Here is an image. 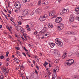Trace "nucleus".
<instances>
[{
	"label": "nucleus",
	"mask_w": 79,
	"mask_h": 79,
	"mask_svg": "<svg viewBox=\"0 0 79 79\" xmlns=\"http://www.w3.org/2000/svg\"><path fill=\"white\" fill-rule=\"evenodd\" d=\"M8 36H9V37L10 38V39H12H12H13V38H12V37L10 35H8Z\"/></svg>",
	"instance_id": "nucleus-31"
},
{
	"label": "nucleus",
	"mask_w": 79,
	"mask_h": 79,
	"mask_svg": "<svg viewBox=\"0 0 79 79\" xmlns=\"http://www.w3.org/2000/svg\"><path fill=\"white\" fill-rule=\"evenodd\" d=\"M55 63H58V60H56L55 61Z\"/></svg>",
	"instance_id": "nucleus-45"
},
{
	"label": "nucleus",
	"mask_w": 79,
	"mask_h": 79,
	"mask_svg": "<svg viewBox=\"0 0 79 79\" xmlns=\"http://www.w3.org/2000/svg\"><path fill=\"white\" fill-rule=\"evenodd\" d=\"M62 20V18L60 17H57L55 19V21L56 23H59L60 22H61Z\"/></svg>",
	"instance_id": "nucleus-3"
},
{
	"label": "nucleus",
	"mask_w": 79,
	"mask_h": 79,
	"mask_svg": "<svg viewBox=\"0 0 79 79\" xmlns=\"http://www.w3.org/2000/svg\"><path fill=\"white\" fill-rule=\"evenodd\" d=\"M36 13H38V14H39L40 13V10L39 9H36Z\"/></svg>",
	"instance_id": "nucleus-21"
},
{
	"label": "nucleus",
	"mask_w": 79,
	"mask_h": 79,
	"mask_svg": "<svg viewBox=\"0 0 79 79\" xmlns=\"http://www.w3.org/2000/svg\"><path fill=\"white\" fill-rule=\"evenodd\" d=\"M15 5L16 6H19V7H16V10L18 9H19V8H21V3H20V2H18V3H17V4H16V3L15 2Z\"/></svg>",
	"instance_id": "nucleus-6"
},
{
	"label": "nucleus",
	"mask_w": 79,
	"mask_h": 79,
	"mask_svg": "<svg viewBox=\"0 0 79 79\" xmlns=\"http://www.w3.org/2000/svg\"><path fill=\"white\" fill-rule=\"evenodd\" d=\"M23 36L25 38H26V37H28V36H26V35L25 33H23Z\"/></svg>",
	"instance_id": "nucleus-33"
},
{
	"label": "nucleus",
	"mask_w": 79,
	"mask_h": 79,
	"mask_svg": "<svg viewBox=\"0 0 79 79\" xmlns=\"http://www.w3.org/2000/svg\"><path fill=\"white\" fill-rule=\"evenodd\" d=\"M26 27H27V28L28 27V28L29 27V25H26Z\"/></svg>",
	"instance_id": "nucleus-57"
},
{
	"label": "nucleus",
	"mask_w": 79,
	"mask_h": 79,
	"mask_svg": "<svg viewBox=\"0 0 79 79\" xmlns=\"http://www.w3.org/2000/svg\"><path fill=\"white\" fill-rule=\"evenodd\" d=\"M27 30L28 31H31V28H29V27L27 28Z\"/></svg>",
	"instance_id": "nucleus-38"
},
{
	"label": "nucleus",
	"mask_w": 79,
	"mask_h": 79,
	"mask_svg": "<svg viewBox=\"0 0 79 79\" xmlns=\"http://www.w3.org/2000/svg\"><path fill=\"white\" fill-rule=\"evenodd\" d=\"M22 13L23 16H26V15H27L29 14V12L28 11H27L26 10H25L23 11Z\"/></svg>",
	"instance_id": "nucleus-7"
},
{
	"label": "nucleus",
	"mask_w": 79,
	"mask_h": 79,
	"mask_svg": "<svg viewBox=\"0 0 79 79\" xmlns=\"http://www.w3.org/2000/svg\"><path fill=\"white\" fill-rule=\"evenodd\" d=\"M38 5H41V0H40L38 2Z\"/></svg>",
	"instance_id": "nucleus-25"
},
{
	"label": "nucleus",
	"mask_w": 79,
	"mask_h": 79,
	"mask_svg": "<svg viewBox=\"0 0 79 79\" xmlns=\"http://www.w3.org/2000/svg\"><path fill=\"white\" fill-rule=\"evenodd\" d=\"M52 79H58V77H57V75H56V76H55L54 75V77H52Z\"/></svg>",
	"instance_id": "nucleus-22"
},
{
	"label": "nucleus",
	"mask_w": 79,
	"mask_h": 79,
	"mask_svg": "<svg viewBox=\"0 0 79 79\" xmlns=\"http://www.w3.org/2000/svg\"><path fill=\"white\" fill-rule=\"evenodd\" d=\"M30 26L31 27H33L34 26V23H31L30 24Z\"/></svg>",
	"instance_id": "nucleus-32"
},
{
	"label": "nucleus",
	"mask_w": 79,
	"mask_h": 79,
	"mask_svg": "<svg viewBox=\"0 0 79 79\" xmlns=\"http://www.w3.org/2000/svg\"><path fill=\"white\" fill-rule=\"evenodd\" d=\"M43 4H44V5H47L48 4V1H44V2H43Z\"/></svg>",
	"instance_id": "nucleus-19"
},
{
	"label": "nucleus",
	"mask_w": 79,
	"mask_h": 79,
	"mask_svg": "<svg viewBox=\"0 0 79 79\" xmlns=\"http://www.w3.org/2000/svg\"><path fill=\"white\" fill-rule=\"evenodd\" d=\"M37 33H38L37 31H36L34 32V34L35 35H36V34H37Z\"/></svg>",
	"instance_id": "nucleus-51"
},
{
	"label": "nucleus",
	"mask_w": 79,
	"mask_h": 79,
	"mask_svg": "<svg viewBox=\"0 0 79 79\" xmlns=\"http://www.w3.org/2000/svg\"><path fill=\"white\" fill-rule=\"evenodd\" d=\"M9 54V52H6V57H8V54Z\"/></svg>",
	"instance_id": "nucleus-28"
},
{
	"label": "nucleus",
	"mask_w": 79,
	"mask_h": 79,
	"mask_svg": "<svg viewBox=\"0 0 79 79\" xmlns=\"http://www.w3.org/2000/svg\"><path fill=\"white\" fill-rule=\"evenodd\" d=\"M16 53L17 56H21V53H20V52L17 51Z\"/></svg>",
	"instance_id": "nucleus-18"
},
{
	"label": "nucleus",
	"mask_w": 79,
	"mask_h": 79,
	"mask_svg": "<svg viewBox=\"0 0 79 79\" xmlns=\"http://www.w3.org/2000/svg\"><path fill=\"white\" fill-rule=\"evenodd\" d=\"M49 66L50 68L52 67V65L50 64H49Z\"/></svg>",
	"instance_id": "nucleus-63"
},
{
	"label": "nucleus",
	"mask_w": 79,
	"mask_h": 79,
	"mask_svg": "<svg viewBox=\"0 0 79 79\" xmlns=\"http://www.w3.org/2000/svg\"><path fill=\"white\" fill-rule=\"evenodd\" d=\"M47 64H48V63L46 61H45L44 63V64L43 65L44 66H45V67H46V66H47Z\"/></svg>",
	"instance_id": "nucleus-24"
},
{
	"label": "nucleus",
	"mask_w": 79,
	"mask_h": 79,
	"mask_svg": "<svg viewBox=\"0 0 79 79\" xmlns=\"http://www.w3.org/2000/svg\"><path fill=\"white\" fill-rule=\"evenodd\" d=\"M2 70L3 71V72L4 73V74H6V70L5 69V68H2Z\"/></svg>",
	"instance_id": "nucleus-15"
},
{
	"label": "nucleus",
	"mask_w": 79,
	"mask_h": 79,
	"mask_svg": "<svg viewBox=\"0 0 79 79\" xmlns=\"http://www.w3.org/2000/svg\"><path fill=\"white\" fill-rule=\"evenodd\" d=\"M18 24L19 25H21V22L19 21V22Z\"/></svg>",
	"instance_id": "nucleus-46"
},
{
	"label": "nucleus",
	"mask_w": 79,
	"mask_h": 79,
	"mask_svg": "<svg viewBox=\"0 0 79 79\" xmlns=\"http://www.w3.org/2000/svg\"><path fill=\"white\" fill-rule=\"evenodd\" d=\"M24 75H23V74H20V77H23Z\"/></svg>",
	"instance_id": "nucleus-50"
},
{
	"label": "nucleus",
	"mask_w": 79,
	"mask_h": 79,
	"mask_svg": "<svg viewBox=\"0 0 79 79\" xmlns=\"http://www.w3.org/2000/svg\"><path fill=\"white\" fill-rule=\"evenodd\" d=\"M58 16H57V15H55L54 16H53L52 17V18H56V17H57Z\"/></svg>",
	"instance_id": "nucleus-47"
},
{
	"label": "nucleus",
	"mask_w": 79,
	"mask_h": 79,
	"mask_svg": "<svg viewBox=\"0 0 79 79\" xmlns=\"http://www.w3.org/2000/svg\"><path fill=\"white\" fill-rule=\"evenodd\" d=\"M67 61H68V62L66 63V64L69 66H71L72 64H73L74 62V60L72 59H69Z\"/></svg>",
	"instance_id": "nucleus-1"
},
{
	"label": "nucleus",
	"mask_w": 79,
	"mask_h": 79,
	"mask_svg": "<svg viewBox=\"0 0 79 79\" xmlns=\"http://www.w3.org/2000/svg\"><path fill=\"white\" fill-rule=\"evenodd\" d=\"M5 17L7 20H8V19L7 18V16L6 15H5Z\"/></svg>",
	"instance_id": "nucleus-62"
},
{
	"label": "nucleus",
	"mask_w": 79,
	"mask_h": 79,
	"mask_svg": "<svg viewBox=\"0 0 79 79\" xmlns=\"http://www.w3.org/2000/svg\"><path fill=\"white\" fill-rule=\"evenodd\" d=\"M49 7H48V6H46L45 7V9H48V8Z\"/></svg>",
	"instance_id": "nucleus-60"
},
{
	"label": "nucleus",
	"mask_w": 79,
	"mask_h": 79,
	"mask_svg": "<svg viewBox=\"0 0 79 79\" xmlns=\"http://www.w3.org/2000/svg\"><path fill=\"white\" fill-rule=\"evenodd\" d=\"M23 48L24 50H25V51H26V52H27H27H28V50L26 49V48H25V47H24Z\"/></svg>",
	"instance_id": "nucleus-26"
},
{
	"label": "nucleus",
	"mask_w": 79,
	"mask_h": 79,
	"mask_svg": "<svg viewBox=\"0 0 79 79\" xmlns=\"http://www.w3.org/2000/svg\"><path fill=\"white\" fill-rule=\"evenodd\" d=\"M50 35V33L48 32L46 34H45V36H47V35Z\"/></svg>",
	"instance_id": "nucleus-39"
},
{
	"label": "nucleus",
	"mask_w": 79,
	"mask_h": 79,
	"mask_svg": "<svg viewBox=\"0 0 79 79\" xmlns=\"http://www.w3.org/2000/svg\"><path fill=\"white\" fill-rule=\"evenodd\" d=\"M22 54L23 55L25 56H26V54H25V53H24V52H23L22 53Z\"/></svg>",
	"instance_id": "nucleus-53"
},
{
	"label": "nucleus",
	"mask_w": 79,
	"mask_h": 79,
	"mask_svg": "<svg viewBox=\"0 0 79 79\" xmlns=\"http://www.w3.org/2000/svg\"><path fill=\"white\" fill-rule=\"evenodd\" d=\"M61 41V40L60 39H58V38H56L55 40V42L56 44H57V45H58V44H59L60 42Z\"/></svg>",
	"instance_id": "nucleus-9"
},
{
	"label": "nucleus",
	"mask_w": 79,
	"mask_h": 79,
	"mask_svg": "<svg viewBox=\"0 0 79 79\" xmlns=\"http://www.w3.org/2000/svg\"><path fill=\"white\" fill-rule=\"evenodd\" d=\"M36 68L38 70H39V66H38L36 65Z\"/></svg>",
	"instance_id": "nucleus-49"
},
{
	"label": "nucleus",
	"mask_w": 79,
	"mask_h": 79,
	"mask_svg": "<svg viewBox=\"0 0 79 79\" xmlns=\"http://www.w3.org/2000/svg\"><path fill=\"white\" fill-rule=\"evenodd\" d=\"M64 13H61L60 14V15H63V14Z\"/></svg>",
	"instance_id": "nucleus-61"
},
{
	"label": "nucleus",
	"mask_w": 79,
	"mask_h": 79,
	"mask_svg": "<svg viewBox=\"0 0 79 79\" xmlns=\"http://www.w3.org/2000/svg\"><path fill=\"white\" fill-rule=\"evenodd\" d=\"M16 49H17V50H19V48L18 47H16Z\"/></svg>",
	"instance_id": "nucleus-48"
},
{
	"label": "nucleus",
	"mask_w": 79,
	"mask_h": 79,
	"mask_svg": "<svg viewBox=\"0 0 79 79\" xmlns=\"http://www.w3.org/2000/svg\"><path fill=\"white\" fill-rule=\"evenodd\" d=\"M54 54H56V56H58V51L56 50H54Z\"/></svg>",
	"instance_id": "nucleus-13"
},
{
	"label": "nucleus",
	"mask_w": 79,
	"mask_h": 79,
	"mask_svg": "<svg viewBox=\"0 0 79 79\" xmlns=\"http://www.w3.org/2000/svg\"><path fill=\"white\" fill-rule=\"evenodd\" d=\"M21 38L23 39V41L25 40V39H24V38H23V37L22 36Z\"/></svg>",
	"instance_id": "nucleus-58"
},
{
	"label": "nucleus",
	"mask_w": 79,
	"mask_h": 79,
	"mask_svg": "<svg viewBox=\"0 0 79 79\" xmlns=\"http://www.w3.org/2000/svg\"><path fill=\"white\" fill-rule=\"evenodd\" d=\"M33 63L34 64H35V62L34 60H33Z\"/></svg>",
	"instance_id": "nucleus-56"
},
{
	"label": "nucleus",
	"mask_w": 79,
	"mask_h": 79,
	"mask_svg": "<svg viewBox=\"0 0 79 79\" xmlns=\"http://www.w3.org/2000/svg\"><path fill=\"white\" fill-rule=\"evenodd\" d=\"M22 77V79H25V76H24V75Z\"/></svg>",
	"instance_id": "nucleus-59"
},
{
	"label": "nucleus",
	"mask_w": 79,
	"mask_h": 79,
	"mask_svg": "<svg viewBox=\"0 0 79 79\" xmlns=\"http://www.w3.org/2000/svg\"><path fill=\"white\" fill-rule=\"evenodd\" d=\"M56 13V12L55 10H53L52 11H51L49 12V15L50 16H53Z\"/></svg>",
	"instance_id": "nucleus-5"
},
{
	"label": "nucleus",
	"mask_w": 79,
	"mask_h": 79,
	"mask_svg": "<svg viewBox=\"0 0 79 79\" xmlns=\"http://www.w3.org/2000/svg\"><path fill=\"white\" fill-rule=\"evenodd\" d=\"M29 52H28L27 53V55L28 56H29V57H31V56L30 55H29V54L28 53Z\"/></svg>",
	"instance_id": "nucleus-40"
},
{
	"label": "nucleus",
	"mask_w": 79,
	"mask_h": 79,
	"mask_svg": "<svg viewBox=\"0 0 79 79\" xmlns=\"http://www.w3.org/2000/svg\"><path fill=\"white\" fill-rule=\"evenodd\" d=\"M74 21V17H72L70 18L69 22H70V23H73Z\"/></svg>",
	"instance_id": "nucleus-11"
},
{
	"label": "nucleus",
	"mask_w": 79,
	"mask_h": 79,
	"mask_svg": "<svg viewBox=\"0 0 79 79\" xmlns=\"http://www.w3.org/2000/svg\"><path fill=\"white\" fill-rule=\"evenodd\" d=\"M53 72H54V73H56V70H55V69H54Z\"/></svg>",
	"instance_id": "nucleus-55"
},
{
	"label": "nucleus",
	"mask_w": 79,
	"mask_h": 79,
	"mask_svg": "<svg viewBox=\"0 0 79 79\" xmlns=\"http://www.w3.org/2000/svg\"><path fill=\"white\" fill-rule=\"evenodd\" d=\"M30 0H25L24 1H23V2H24V3H26V2H29Z\"/></svg>",
	"instance_id": "nucleus-35"
},
{
	"label": "nucleus",
	"mask_w": 79,
	"mask_h": 79,
	"mask_svg": "<svg viewBox=\"0 0 79 79\" xmlns=\"http://www.w3.org/2000/svg\"><path fill=\"white\" fill-rule=\"evenodd\" d=\"M73 53L71 52H69L68 54L69 56H72Z\"/></svg>",
	"instance_id": "nucleus-23"
},
{
	"label": "nucleus",
	"mask_w": 79,
	"mask_h": 79,
	"mask_svg": "<svg viewBox=\"0 0 79 79\" xmlns=\"http://www.w3.org/2000/svg\"><path fill=\"white\" fill-rule=\"evenodd\" d=\"M14 60H15L16 63H19L20 61L18 58H16L15 57L14 59Z\"/></svg>",
	"instance_id": "nucleus-14"
},
{
	"label": "nucleus",
	"mask_w": 79,
	"mask_h": 79,
	"mask_svg": "<svg viewBox=\"0 0 79 79\" xmlns=\"http://www.w3.org/2000/svg\"><path fill=\"white\" fill-rule=\"evenodd\" d=\"M47 19V17L45 16H41L40 18V21H44Z\"/></svg>",
	"instance_id": "nucleus-4"
},
{
	"label": "nucleus",
	"mask_w": 79,
	"mask_h": 79,
	"mask_svg": "<svg viewBox=\"0 0 79 79\" xmlns=\"http://www.w3.org/2000/svg\"><path fill=\"white\" fill-rule=\"evenodd\" d=\"M48 27L50 28H52L53 27V25L52 24L49 23V24Z\"/></svg>",
	"instance_id": "nucleus-20"
},
{
	"label": "nucleus",
	"mask_w": 79,
	"mask_h": 79,
	"mask_svg": "<svg viewBox=\"0 0 79 79\" xmlns=\"http://www.w3.org/2000/svg\"><path fill=\"white\" fill-rule=\"evenodd\" d=\"M1 77V79H3V78H4V77L3 76V75H1L0 76Z\"/></svg>",
	"instance_id": "nucleus-37"
},
{
	"label": "nucleus",
	"mask_w": 79,
	"mask_h": 79,
	"mask_svg": "<svg viewBox=\"0 0 79 79\" xmlns=\"http://www.w3.org/2000/svg\"><path fill=\"white\" fill-rule=\"evenodd\" d=\"M45 32V31L44 30V29L41 31V32H42V33H44Z\"/></svg>",
	"instance_id": "nucleus-41"
},
{
	"label": "nucleus",
	"mask_w": 79,
	"mask_h": 79,
	"mask_svg": "<svg viewBox=\"0 0 79 79\" xmlns=\"http://www.w3.org/2000/svg\"><path fill=\"white\" fill-rule=\"evenodd\" d=\"M15 27L16 28L17 30V31H18L19 30H18V26H17L16 27Z\"/></svg>",
	"instance_id": "nucleus-52"
},
{
	"label": "nucleus",
	"mask_w": 79,
	"mask_h": 79,
	"mask_svg": "<svg viewBox=\"0 0 79 79\" xmlns=\"http://www.w3.org/2000/svg\"><path fill=\"white\" fill-rule=\"evenodd\" d=\"M62 12L63 13H65V14H68L69 13V10L68 9H64L62 10Z\"/></svg>",
	"instance_id": "nucleus-8"
},
{
	"label": "nucleus",
	"mask_w": 79,
	"mask_h": 79,
	"mask_svg": "<svg viewBox=\"0 0 79 79\" xmlns=\"http://www.w3.org/2000/svg\"><path fill=\"white\" fill-rule=\"evenodd\" d=\"M64 26V24L62 23H60L59 24L58 28L59 31H61V30H62V29H63Z\"/></svg>",
	"instance_id": "nucleus-2"
},
{
	"label": "nucleus",
	"mask_w": 79,
	"mask_h": 79,
	"mask_svg": "<svg viewBox=\"0 0 79 79\" xmlns=\"http://www.w3.org/2000/svg\"><path fill=\"white\" fill-rule=\"evenodd\" d=\"M18 20L19 21H23V17H22L21 16H20L19 17Z\"/></svg>",
	"instance_id": "nucleus-17"
},
{
	"label": "nucleus",
	"mask_w": 79,
	"mask_h": 79,
	"mask_svg": "<svg viewBox=\"0 0 79 79\" xmlns=\"http://www.w3.org/2000/svg\"><path fill=\"white\" fill-rule=\"evenodd\" d=\"M57 45L59 47H63V43L61 42V41L59 43L57 44Z\"/></svg>",
	"instance_id": "nucleus-10"
},
{
	"label": "nucleus",
	"mask_w": 79,
	"mask_h": 79,
	"mask_svg": "<svg viewBox=\"0 0 79 79\" xmlns=\"http://www.w3.org/2000/svg\"><path fill=\"white\" fill-rule=\"evenodd\" d=\"M0 58L1 60H2V59H3V58H4V56L3 55L1 56Z\"/></svg>",
	"instance_id": "nucleus-30"
},
{
	"label": "nucleus",
	"mask_w": 79,
	"mask_h": 79,
	"mask_svg": "<svg viewBox=\"0 0 79 79\" xmlns=\"http://www.w3.org/2000/svg\"><path fill=\"white\" fill-rule=\"evenodd\" d=\"M21 32L23 34H24V30H23V29L21 30Z\"/></svg>",
	"instance_id": "nucleus-36"
},
{
	"label": "nucleus",
	"mask_w": 79,
	"mask_h": 79,
	"mask_svg": "<svg viewBox=\"0 0 79 79\" xmlns=\"http://www.w3.org/2000/svg\"><path fill=\"white\" fill-rule=\"evenodd\" d=\"M67 54V53H66V52H65L64 54L63 55V56H62V58H63V59H64V58H65V57L66 56Z\"/></svg>",
	"instance_id": "nucleus-16"
},
{
	"label": "nucleus",
	"mask_w": 79,
	"mask_h": 79,
	"mask_svg": "<svg viewBox=\"0 0 79 79\" xmlns=\"http://www.w3.org/2000/svg\"><path fill=\"white\" fill-rule=\"evenodd\" d=\"M72 27H73V28H76L77 27V26L74 25H72Z\"/></svg>",
	"instance_id": "nucleus-44"
},
{
	"label": "nucleus",
	"mask_w": 79,
	"mask_h": 79,
	"mask_svg": "<svg viewBox=\"0 0 79 79\" xmlns=\"http://www.w3.org/2000/svg\"><path fill=\"white\" fill-rule=\"evenodd\" d=\"M6 27H7V28L8 29V30H9V31H11V30L10 28L8 26H6Z\"/></svg>",
	"instance_id": "nucleus-42"
},
{
	"label": "nucleus",
	"mask_w": 79,
	"mask_h": 79,
	"mask_svg": "<svg viewBox=\"0 0 79 79\" xmlns=\"http://www.w3.org/2000/svg\"><path fill=\"white\" fill-rule=\"evenodd\" d=\"M10 61V58H7L6 60V61Z\"/></svg>",
	"instance_id": "nucleus-54"
},
{
	"label": "nucleus",
	"mask_w": 79,
	"mask_h": 79,
	"mask_svg": "<svg viewBox=\"0 0 79 79\" xmlns=\"http://www.w3.org/2000/svg\"><path fill=\"white\" fill-rule=\"evenodd\" d=\"M43 29L45 30V31L47 30V28L46 27H44Z\"/></svg>",
	"instance_id": "nucleus-43"
},
{
	"label": "nucleus",
	"mask_w": 79,
	"mask_h": 79,
	"mask_svg": "<svg viewBox=\"0 0 79 79\" xmlns=\"http://www.w3.org/2000/svg\"><path fill=\"white\" fill-rule=\"evenodd\" d=\"M35 74H36L38 75V72H37V70H36V69H35Z\"/></svg>",
	"instance_id": "nucleus-29"
},
{
	"label": "nucleus",
	"mask_w": 79,
	"mask_h": 79,
	"mask_svg": "<svg viewBox=\"0 0 79 79\" xmlns=\"http://www.w3.org/2000/svg\"><path fill=\"white\" fill-rule=\"evenodd\" d=\"M49 44L51 48H53L55 46V44L53 43H49Z\"/></svg>",
	"instance_id": "nucleus-12"
},
{
	"label": "nucleus",
	"mask_w": 79,
	"mask_h": 79,
	"mask_svg": "<svg viewBox=\"0 0 79 79\" xmlns=\"http://www.w3.org/2000/svg\"><path fill=\"white\" fill-rule=\"evenodd\" d=\"M77 56L79 57V52L77 54Z\"/></svg>",
	"instance_id": "nucleus-64"
},
{
	"label": "nucleus",
	"mask_w": 79,
	"mask_h": 79,
	"mask_svg": "<svg viewBox=\"0 0 79 79\" xmlns=\"http://www.w3.org/2000/svg\"><path fill=\"white\" fill-rule=\"evenodd\" d=\"M36 11H37V10H34L32 11V13H33V14H34V13H36Z\"/></svg>",
	"instance_id": "nucleus-27"
},
{
	"label": "nucleus",
	"mask_w": 79,
	"mask_h": 79,
	"mask_svg": "<svg viewBox=\"0 0 79 79\" xmlns=\"http://www.w3.org/2000/svg\"><path fill=\"white\" fill-rule=\"evenodd\" d=\"M69 34H73V35H75V34L74 32L73 31L70 32Z\"/></svg>",
	"instance_id": "nucleus-34"
}]
</instances>
